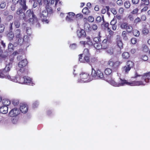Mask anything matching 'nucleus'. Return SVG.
Here are the masks:
<instances>
[{"label": "nucleus", "instance_id": "58", "mask_svg": "<svg viewBox=\"0 0 150 150\" xmlns=\"http://www.w3.org/2000/svg\"><path fill=\"white\" fill-rule=\"evenodd\" d=\"M39 105L38 102L37 101H35L33 103V106L34 108L37 107Z\"/></svg>", "mask_w": 150, "mask_h": 150}, {"label": "nucleus", "instance_id": "54", "mask_svg": "<svg viewBox=\"0 0 150 150\" xmlns=\"http://www.w3.org/2000/svg\"><path fill=\"white\" fill-rule=\"evenodd\" d=\"M6 6V4L5 2H2L0 5V7L1 8H4Z\"/></svg>", "mask_w": 150, "mask_h": 150}, {"label": "nucleus", "instance_id": "51", "mask_svg": "<svg viewBox=\"0 0 150 150\" xmlns=\"http://www.w3.org/2000/svg\"><path fill=\"white\" fill-rule=\"evenodd\" d=\"M143 50L144 52H147L149 50V48L148 46L146 45H143Z\"/></svg>", "mask_w": 150, "mask_h": 150}, {"label": "nucleus", "instance_id": "47", "mask_svg": "<svg viewBox=\"0 0 150 150\" xmlns=\"http://www.w3.org/2000/svg\"><path fill=\"white\" fill-rule=\"evenodd\" d=\"M102 21H103V16L102 17L100 16H98L96 19V21L97 23H99Z\"/></svg>", "mask_w": 150, "mask_h": 150}, {"label": "nucleus", "instance_id": "27", "mask_svg": "<svg viewBox=\"0 0 150 150\" xmlns=\"http://www.w3.org/2000/svg\"><path fill=\"white\" fill-rule=\"evenodd\" d=\"M93 45L95 48L97 50H99L102 49L101 43L99 42H96Z\"/></svg>", "mask_w": 150, "mask_h": 150}, {"label": "nucleus", "instance_id": "5", "mask_svg": "<svg viewBox=\"0 0 150 150\" xmlns=\"http://www.w3.org/2000/svg\"><path fill=\"white\" fill-rule=\"evenodd\" d=\"M81 80L84 82H89L91 81L93 79L91 76L89 74L86 73H82L80 74Z\"/></svg>", "mask_w": 150, "mask_h": 150}, {"label": "nucleus", "instance_id": "52", "mask_svg": "<svg viewBox=\"0 0 150 150\" xmlns=\"http://www.w3.org/2000/svg\"><path fill=\"white\" fill-rule=\"evenodd\" d=\"M88 20L90 22H92L94 21V18L92 16H90L88 18Z\"/></svg>", "mask_w": 150, "mask_h": 150}, {"label": "nucleus", "instance_id": "18", "mask_svg": "<svg viewBox=\"0 0 150 150\" xmlns=\"http://www.w3.org/2000/svg\"><path fill=\"white\" fill-rule=\"evenodd\" d=\"M27 64V60L25 59L19 62L18 63V66L19 67H25Z\"/></svg>", "mask_w": 150, "mask_h": 150}, {"label": "nucleus", "instance_id": "42", "mask_svg": "<svg viewBox=\"0 0 150 150\" xmlns=\"http://www.w3.org/2000/svg\"><path fill=\"white\" fill-rule=\"evenodd\" d=\"M79 61L82 63H84V61H83V60H84V57L83 56V55L82 54H80L79 55Z\"/></svg>", "mask_w": 150, "mask_h": 150}, {"label": "nucleus", "instance_id": "31", "mask_svg": "<svg viewBox=\"0 0 150 150\" xmlns=\"http://www.w3.org/2000/svg\"><path fill=\"white\" fill-rule=\"evenodd\" d=\"M84 57V60L83 61H84V63H88L90 64V55H83Z\"/></svg>", "mask_w": 150, "mask_h": 150}, {"label": "nucleus", "instance_id": "30", "mask_svg": "<svg viewBox=\"0 0 150 150\" xmlns=\"http://www.w3.org/2000/svg\"><path fill=\"white\" fill-rule=\"evenodd\" d=\"M54 3V0H50L49 1V2L47 3V4L46 8L47 9H51V7H50V6L53 4Z\"/></svg>", "mask_w": 150, "mask_h": 150}, {"label": "nucleus", "instance_id": "62", "mask_svg": "<svg viewBox=\"0 0 150 150\" xmlns=\"http://www.w3.org/2000/svg\"><path fill=\"white\" fill-rule=\"evenodd\" d=\"M13 18V16L12 15H9L6 18L7 20L8 21L11 20Z\"/></svg>", "mask_w": 150, "mask_h": 150}, {"label": "nucleus", "instance_id": "38", "mask_svg": "<svg viewBox=\"0 0 150 150\" xmlns=\"http://www.w3.org/2000/svg\"><path fill=\"white\" fill-rule=\"evenodd\" d=\"M104 73L105 75H109L112 73V70L110 68H106L105 70Z\"/></svg>", "mask_w": 150, "mask_h": 150}, {"label": "nucleus", "instance_id": "34", "mask_svg": "<svg viewBox=\"0 0 150 150\" xmlns=\"http://www.w3.org/2000/svg\"><path fill=\"white\" fill-rule=\"evenodd\" d=\"M122 56L123 59H127L130 57L129 54L127 52H124L122 53Z\"/></svg>", "mask_w": 150, "mask_h": 150}, {"label": "nucleus", "instance_id": "7", "mask_svg": "<svg viewBox=\"0 0 150 150\" xmlns=\"http://www.w3.org/2000/svg\"><path fill=\"white\" fill-rule=\"evenodd\" d=\"M120 27L122 29H126L127 32L130 33L132 30V27L127 22H123L120 25Z\"/></svg>", "mask_w": 150, "mask_h": 150}, {"label": "nucleus", "instance_id": "23", "mask_svg": "<svg viewBox=\"0 0 150 150\" xmlns=\"http://www.w3.org/2000/svg\"><path fill=\"white\" fill-rule=\"evenodd\" d=\"M86 39H87V40L86 41V44L88 45L89 47H91L93 46V43L90 37L89 36L87 37L86 38Z\"/></svg>", "mask_w": 150, "mask_h": 150}, {"label": "nucleus", "instance_id": "13", "mask_svg": "<svg viewBox=\"0 0 150 150\" xmlns=\"http://www.w3.org/2000/svg\"><path fill=\"white\" fill-rule=\"evenodd\" d=\"M109 23L105 21L104 18L103 16V22L101 24V27L102 29L104 30H106L110 28L109 27Z\"/></svg>", "mask_w": 150, "mask_h": 150}, {"label": "nucleus", "instance_id": "20", "mask_svg": "<svg viewBox=\"0 0 150 150\" xmlns=\"http://www.w3.org/2000/svg\"><path fill=\"white\" fill-rule=\"evenodd\" d=\"M8 112V107L6 106H2L0 107V112L1 113L6 114Z\"/></svg>", "mask_w": 150, "mask_h": 150}, {"label": "nucleus", "instance_id": "43", "mask_svg": "<svg viewBox=\"0 0 150 150\" xmlns=\"http://www.w3.org/2000/svg\"><path fill=\"white\" fill-rule=\"evenodd\" d=\"M142 32L144 35H146L149 33V30L146 27H145L142 30Z\"/></svg>", "mask_w": 150, "mask_h": 150}, {"label": "nucleus", "instance_id": "2", "mask_svg": "<svg viewBox=\"0 0 150 150\" xmlns=\"http://www.w3.org/2000/svg\"><path fill=\"white\" fill-rule=\"evenodd\" d=\"M91 75L93 79H102L104 76L103 72L100 69L97 68H96L95 69L92 66Z\"/></svg>", "mask_w": 150, "mask_h": 150}, {"label": "nucleus", "instance_id": "56", "mask_svg": "<svg viewBox=\"0 0 150 150\" xmlns=\"http://www.w3.org/2000/svg\"><path fill=\"white\" fill-rule=\"evenodd\" d=\"M117 21L114 19H113L111 21L110 24L111 25H116Z\"/></svg>", "mask_w": 150, "mask_h": 150}, {"label": "nucleus", "instance_id": "28", "mask_svg": "<svg viewBox=\"0 0 150 150\" xmlns=\"http://www.w3.org/2000/svg\"><path fill=\"white\" fill-rule=\"evenodd\" d=\"M116 42L117 46L120 48L121 49L123 48V43L121 40L120 38H117Z\"/></svg>", "mask_w": 150, "mask_h": 150}, {"label": "nucleus", "instance_id": "19", "mask_svg": "<svg viewBox=\"0 0 150 150\" xmlns=\"http://www.w3.org/2000/svg\"><path fill=\"white\" fill-rule=\"evenodd\" d=\"M84 28L87 32H89L92 30V28L91 26L87 22L85 23L84 25Z\"/></svg>", "mask_w": 150, "mask_h": 150}, {"label": "nucleus", "instance_id": "14", "mask_svg": "<svg viewBox=\"0 0 150 150\" xmlns=\"http://www.w3.org/2000/svg\"><path fill=\"white\" fill-rule=\"evenodd\" d=\"M25 10H18L17 11V14L19 15V17L21 19H22L25 20Z\"/></svg>", "mask_w": 150, "mask_h": 150}, {"label": "nucleus", "instance_id": "61", "mask_svg": "<svg viewBox=\"0 0 150 150\" xmlns=\"http://www.w3.org/2000/svg\"><path fill=\"white\" fill-rule=\"evenodd\" d=\"M4 25H0V33H2L4 31Z\"/></svg>", "mask_w": 150, "mask_h": 150}, {"label": "nucleus", "instance_id": "26", "mask_svg": "<svg viewBox=\"0 0 150 150\" xmlns=\"http://www.w3.org/2000/svg\"><path fill=\"white\" fill-rule=\"evenodd\" d=\"M91 62H90V64L91 65H93L94 66L95 64L98 63V60L95 57L92 58L91 59Z\"/></svg>", "mask_w": 150, "mask_h": 150}, {"label": "nucleus", "instance_id": "16", "mask_svg": "<svg viewBox=\"0 0 150 150\" xmlns=\"http://www.w3.org/2000/svg\"><path fill=\"white\" fill-rule=\"evenodd\" d=\"M19 3L20 5L21 9H26L28 8L26 5L25 0H20Z\"/></svg>", "mask_w": 150, "mask_h": 150}, {"label": "nucleus", "instance_id": "17", "mask_svg": "<svg viewBox=\"0 0 150 150\" xmlns=\"http://www.w3.org/2000/svg\"><path fill=\"white\" fill-rule=\"evenodd\" d=\"M19 3L20 5L21 9H26L28 8L26 5L25 0H20Z\"/></svg>", "mask_w": 150, "mask_h": 150}, {"label": "nucleus", "instance_id": "15", "mask_svg": "<svg viewBox=\"0 0 150 150\" xmlns=\"http://www.w3.org/2000/svg\"><path fill=\"white\" fill-rule=\"evenodd\" d=\"M68 15L66 18V20L68 21H72L73 20V17L75 16V14L73 12H70L68 13Z\"/></svg>", "mask_w": 150, "mask_h": 150}, {"label": "nucleus", "instance_id": "40", "mask_svg": "<svg viewBox=\"0 0 150 150\" xmlns=\"http://www.w3.org/2000/svg\"><path fill=\"white\" fill-rule=\"evenodd\" d=\"M19 103V101L18 99H13L12 101V104L14 106L18 105Z\"/></svg>", "mask_w": 150, "mask_h": 150}, {"label": "nucleus", "instance_id": "29", "mask_svg": "<svg viewBox=\"0 0 150 150\" xmlns=\"http://www.w3.org/2000/svg\"><path fill=\"white\" fill-rule=\"evenodd\" d=\"M25 76L22 77L18 76V79L17 82L21 84H25Z\"/></svg>", "mask_w": 150, "mask_h": 150}, {"label": "nucleus", "instance_id": "44", "mask_svg": "<svg viewBox=\"0 0 150 150\" xmlns=\"http://www.w3.org/2000/svg\"><path fill=\"white\" fill-rule=\"evenodd\" d=\"M25 84L30 83L31 81V80L30 79L26 76H25Z\"/></svg>", "mask_w": 150, "mask_h": 150}, {"label": "nucleus", "instance_id": "37", "mask_svg": "<svg viewBox=\"0 0 150 150\" xmlns=\"http://www.w3.org/2000/svg\"><path fill=\"white\" fill-rule=\"evenodd\" d=\"M139 59L143 61H146L148 60V57L146 55H142L140 56Z\"/></svg>", "mask_w": 150, "mask_h": 150}, {"label": "nucleus", "instance_id": "24", "mask_svg": "<svg viewBox=\"0 0 150 150\" xmlns=\"http://www.w3.org/2000/svg\"><path fill=\"white\" fill-rule=\"evenodd\" d=\"M128 33L127 31H124L122 32V36L124 40H128V35L129 34Z\"/></svg>", "mask_w": 150, "mask_h": 150}, {"label": "nucleus", "instance_id": "57", "mask_svg": "<svg viewBox=\"0 0 150 150\" xmlns=\"http://www.w3.org/2000/svg\"><path fill=\"white\" fill-rule=\"evenodd\" d=\"M80 44L82 46H83V47H85L86 44V41H81L79 42Z\"/></svg>", "mask_w": 150, "mask_h": 150}, {"label": "nucleus", "instance_id": "46", "mask_svg": "<svg viewBox=\"0 0 150 150\" xmlns=\"http://www.w3.org/2000/svg\"><path fill=\"white\" fill-rule=\"evenodd\" d=\"M83 13L85 15H88L90 14V11L89 10H82Z\"/></svg>", "mask_w": 150, "mask_h": 150}, {"label": "nucleus", "instance_id": "10", "mask_svg": "<svg viewBox=\"0 0 150 150\" xmlns=\"http://www.w3.org/2000/svg\"><path fill=\"white\" fill-rule=\"evenodd\" d=\"M33 10H28L27 12H28L29 11V12L30 13V15H32V18H30L29 19V22H31L32 24H34L35 23H36L38 22V19L37 18L36 16L35 15L33 11Z\"/></svg>", "mask_w": 150, "mask_h": 150}, {"label": "nucleus", "instance_id": "64", "mask_svg": "<svg viewBox=\"0 0 150 150\" xmlns=\"http://www.w3.org/2000/svg\"><path fill=\"white\" fill-rule=\"evenodd\" d=\"M18 119L16 118H13L12 120V122L13 124L16 123L18 122Z\"/></svg>", "mask_w": 150, "mask_h": 150}, {"label": "nucleus", "instance_id": "4", "mask_svg": "<svg viewBox=\"0 0 150 150\" xmlns=\"http://www.w3.org/2000/svg\"><path fill=\"white\" fill-rule=\"evenodd\" d=\"M8 72H6L5 73H4L3 71L2 72L0 73V77L7 78L11 81L17 82L18 79V76H14L11 77L10 75L8 74Z\"/></svg>", "mask_w": 150, "mask_h": 150}, {"label": "nucleus", "instance_id": "55", "mask_svg": "<svg viewBox=\"0 0 150 150\" xmlns=\"http://www.w3.org/2000/svg\"><path fill=\"white\" fill-rule=\"evenodd\" d=\"M77 45L75 43H73L70 45L69 47L71 49H74L76 48Z\"/></svg>", "mask_w": 150, "mask_h": 150}, {"label": "nucleus", "instance_id": "6", "mask_svg": "<svg viewBox=\"0 0 150 150\" xmlns=\"http://www.w3.org/2000/svg\"><path fill=\"white\" fill-rule=\"evenodd\" d=\"M10 62L3 70V72L5 73L6 72H8L10 70V68L12 67V64L14 59V57L13 55H11L9 56Z\"/></svg>", "mask_w": 150, "mask_h": 150}, {"label": "nucleus", "instance_id": "45", "mask_svg": "<svg viewBox=\"0 0 150 150\" xmlns=\"http://www.w3.org/2000/svg\"><path fill=\"white\" fill-rule=\"evenodd\" d=\"M14 25L16 26V27L18 28L19 27L20 24L19 21L18 20H16L14 21Z\"/></svg>", "mask_w": 150, "mask_h": 150}, {"label": "nucleus", "instance_id": "59", "mask_svg": "<svg viewBox=\"0 0 150 150\" xmlns=\"http://www.w3.org/2000/svg\"><path fill=\"white\" fill-rule=\"evenodd\" d=\"M86 6L87 7H85L83 8V9H88V8H91V4L90 3H88L87 4Z\"/></svg>", "mask_w": 150, "mask_h": 150}, {"label": "nucleus", "instance_id": "32", "mask_svg": "<svg viewBox=\"0 0 150 150\" xmlns=\"http://www.w3.org/2000/svg\"><path fill=\"white\" fill-rule=\"evenodd\" d=\"M122 69L123 72H124L125 74H127L131 69L125 66L122 67Z\"/></svg>", "mask_w": 150, "mask_h": 150}, {"label": "nucleus", "instance_id": "48", "mask_svg": "<svg viewBox=\"0 0 150 150\" xmlns=\"http://www.w3.org/2000/svg\"><path fill=\"white\" fill-rule=\"evenodd\" d=\"M107 30L108 31L109 33V35H109L110 37L113 36L114 32L111 30L110 28H108V29Z\"/></svg>", "mask_w": 150, "mask_h": 150}, {"label": "nucleus", "instance_id": "12", "mask_svg": "<svg viewBox=\"0 0 150 150\" xmlns=\"http://www.w3.org/2000/svg\"><path fill=\"white\" fill-rule=\"evenodd\" d=\"M28 109V105L24 103H21L20 105V111L22 113H26Z\"/></svg>", "mask_w": 150, "mask_h": 150}, {"label": "nucleus", "instance_id": "8", "mask_svg": "<svg viewBox=\"0 0 150 150\" xmlns=\"http://www.w3.org/2000/svg\"><path fill=\"white\" fill-rule=\"evenodd\" d=\"M47 10H43L40 15V18L43 23H49L48 20L47 19L48 14Z\"/></svg>", "mask_w": 150, "mask_h": 150}, {"label": "nucleus", "instance_id": "39", "mask_svg": "<svg viewBox=\"0 0 150 150\" xmlns=\"http://www.w3.org/2000/svg\"><path fill=\"white\" fill-rule=\"evenodd\" d=\"M81 54H82L83 55L90 56V54L89 52V49L88 48L84 49L83 51V53Z\"/></svg>", "mask_w": 150, "mask_h": 150}, {"label": "nucleus", "instance_id": "11", "mask_svg": "<svg viewBox=\"0 0 150 150\" xmlns=\"http://www.w3.org/2000/svg\"><path fill=\"white\" fill-rule=\"evenodd\" d=\"M76 34L77 37L79 38L84 37L86 36V35L85 30L82 29L77 30L76 31Z\"/></svg>", "mask_w": 150, "mask_h": 150}, {"label": "nucleus", "instance_id": "60", "mask_svg": "<svg viewBox=\"0 0 150 150\" xmlns=\"http://www.w3.org/2000/svg\"><path fill=\"white\" fill-rule=\"evenodd\" d=\"M141 21V19L139 17H137L136 18L134 21V23L137 24V23Z\"/></svg>", "mask_w": 150, "mask_h": 150}, {"label": "nucleus", "instance_id": "21", "mask_svg": "<svg viewBox=\"0 0 150 150\" xmlns=\"http://www.w3.org/2000/svg\"><path fill=\"white\" fill-rule=\"evenodd\" d=\"M101 44V46H102V49H105L107 48L108 45L107 40H104Z\"/></svg>", "mask_w": 150, "mask_h": 150}, {"label": "nucleus", "instance_id": "3", "mask_svg": "<svg viewBox=\"0 0 150 150\" xmlns=\"http://www.w3.org/2000/svg\"><path fill=\"white\" fill-rule=\"evenodd\" d=\"M122 62L119 61L114 62L112 59H110L108 62V64L113 69L117 70L119 68Z\"/></svg>", "mask_w": 150, "mask_h": 150}, {"label": "nucleus", "instance_id": "36", "mask_svg": "<svg viewBox=\"0 0 150 150\" xmlns=\"http://www.w3.org/2000/svg\"><path fill=\"white\" fill-rule=\"evenodd\" d=\"M7 36L9 40H12L14 37L13 33L12 31H10L7 34Z\"/></svg>", "mask_w": 150, "mask_h": 150}, {"label": "nucleus", "instance_id": "49", "mask_svg": "<svg viewBox=\"0 0 150 150\" xmlns=\"http://www.w3.org/2000/svg\"><path fill=\"white\" fill-rule=\"evenodd\" d=\"M92 30V29L93 30H95L97 29L98 26L95 23H94L92 24L91 26Z\"/></svg>", "mask_w": 150, "mask_h": 150}, {"label": "nucleus", "instance_id": "22", "mask_svg": "<svg viewBox=\"0 0 150 150\" xmlns=\"http://www.w3.org/2000/svg\"><path fill=\"white\" fill-rule=\"evenodd\" d=\"M144 2H142L140 4V6L141 7V8H143L142 9H147L149 8L147 6H144V5L146 6L149 5V1L148 0H146Z\"/></svg>", "mask_w": 150, "mask_h": 150}, {"label": "nucleus", "instance_id": "35", "mask_svg": "<svg viewBox=\"0 0 150 150\" xmlns=\"http://www.w3.org/2000/svg\"><path fill=\"white\" fill-rule=\"evenodd\" d=\"M21 30L18 29L16 30L15 32V35L16 38H20L21 37Z\"/></svg>", "mask_w": 150, "mask_h": 150}, {"label": "nucleus", "instance_id": "1", "mask_svg": "<svg viewBox=\"0 0 150 150\" xmlns=\"http://www.w3.org/2000/svg\"><path fill=\"white\" fill-rule=\"evenodd\" d=\"M142 81H134L128 82L125 79L120 78L118 82H115L113 79H111L108 81L109 83L115 87L122 86L125 84L130 86H139L144 85L145 84L144 83V81L146 83H148L150 80V71L144 74L141 77Z\"/></svg>", "mask_w": 150, "mask_h": 150}, {"label": "nucleus", "instance_id": "41", "mask_svg": "<svg viewBox=\"0 0 150 150\" xmlns=\"http://www.w3.org/2000/svg\"><path fill=\"white\" fill-rule=\"evenodd\" d=\"M133 35L136 37H138L140 35V32L139 30L136 29L134 30H133Z\"/></svg>", "mask_w": 150, "mask_h": 150}, {"label": "nucleus", "instance_id": "33", "mask_svg": "<svg viewBox=\"0 0 150 150\" xmlns=\"http://www.w3.org/2000/svg\"><path fill=\"white\" fill-rule=\"evenodd\" d=\"M126 66L131 69L134 67V63L133 62L129 60L127 62Z\"/></svg>", "mask_w": 150, "mask_h": 150}, {"label": "nucleus", "instance_id": "50", "mask_svg": "<svg viewBox=\"0 0 150 150\" xmlns=\"http://www.w3.org/2000/svg\"><path fill=\"white\" fill-rule=\"evenodd\" d=\"M130 3L128 1H126L124 3V6L125 7L127 8H129L130 7Z\"/></svg>", "mask_w": 150, "mask_h": 150}, {"label": "nucleus", "instance_id": "63", "mask_svg": "<svg viewBox=\"0 0 150 150\" xmlns=\"http://www.w3.org/2000/svg\"><path fill=\"white\" fill-rule=\"evenodd\" d=\"M117 3L118 5H121L123 4V2L122 0H118L117 1Z\"/></svg>", "mask_w": 150, "mask_h": 150}, {"label": "nucleus", "instance_id": "9", "mask_svg": "<svg viewBox=\"0 0 150 150\" xmlns=\"http://www.w3.org/2000/svg\"><path fill=\"white\" fill-rule=\"evenodd\" d=\"M21 111L20 109L17 108H14L12 109L9 112V115L11 117H16L20 114Z\"/></svg>", "mask_w": 150, "mask_h": 150}, {"label": "nucleus", "instance_id": "25", "mask_svg": "<svg viewBox=\"0 0 150 150\" xmlns=\"http://www.w3.org/2000/svg\"><path fill=\"white\" fill-rule=\"evenodd\" d=\"M2 103L3 105V106H6L8 107V106L10 104L11 102L8 99H4L2 100Z\"/></svg>", "mask_w": 150, "mask_h": 150}, {"label": "nucleus", "instance_id": "53", "mask_svg": "<svg viewBox=\"0 0 150 150\" xmlns=\"http://www.w3.org/2000/svg\"><path fill=\"white\" fill-rule=\"evenodd\" d=\"M131 42L132 44H135L137 42V40L135 38H132L131 40Z\"/></svg>", "mask_w": 150, "mask_h": 150}]
</instances>
